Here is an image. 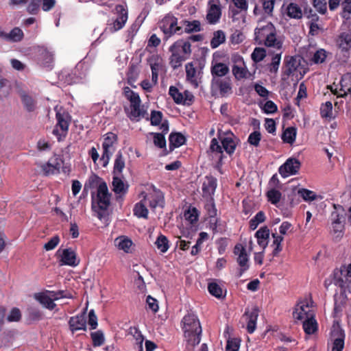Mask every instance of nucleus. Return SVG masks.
Wrapping results in <instances>:
<instances>
[{
    "instance_id": "obj_32",
    "label": "nucleus",
    "mask_w": 351,
    "mask_h": 351,
    "mask_svg": "<svg viewBox=\"0 0 351 351\" xmlns=\"http://www.w3.org/2000/svg\"><path fill=\"white\" fill-rule=\"evenodd\" d=\"M297 130L295 127H289L284 130L281 138L284 143L292 145L296 138Z\"/></svg>"
},
{
    "instance_id": "obj_56",
    "label": "nucleus",
    "mask_w": 351,
    "mask_h": 351,
    "mask_svg": "<svg viewBox=\"0 0 351 351\" xmlns=\"http://www.w3.org/2000/svg\"><path fill=\"white\" fill-rule=\"evenodd\" d=\"M320 114L323 118L331 117L332 114V104L330 101L323 104L320 108Z\"/></svg>"
},
{
    "instance_id": "obj_31",
    "label": "nucleus",
    "mask_w": 351,
    "mask_h": 351,
    "mask_svg": "<svg viewBox=\"0 0 351 351\" xmlns=\"http://www.w3.org/2000/svg\"><path fill=\"white\" fill-rule=\"evenodd\" d=\"M287 15L291 19H300L302 17V11L300 7L294 3H290L287 8Z\"/></svg>"
},
{
    "instance_id": "obj_3",
    "label": "nucleus",
    "mask_w": 351,
    "mask_h": 351,
    "mask_svg": "<svg viewBox=\"0 0 351 351\" xmlns=\"http://www.w3.org/2000/svg\"><path fill=\"white\" fill-rule=\"evenodd\" d=\"M255 40L258 45H265L268 47L280 49L282 42L276 38V27L271 23L265 25H260L254 31Z\"/></svg>"
},
{
    "instance_id": "obj_54",
    "label": "nucleus",
    "mask_w": 351,
    "mask_h": 351,
    "mask_svg": "<svg viewBox=\"0 0 351 351\" xmlns=\"http://www.w3.org/2000/svg\"><path fill=\"white\" fill-rule=\"evenodd\" d=\"M138 67L136 65L132 64L130 66L127 73L128 81L130 84H132V83L136 82L138 76Z\"/></svg>"
},
{
    "instance_id": "obj_49",
    "label": "nucleus",
    "mask_w": 351,
    "mask_h": 351,
    "mask_svg": "<svg viewBox=\"0 0 351 351\" xmlns=\"http://www.w3.org/2000/svg\"><path fill=\"white\" fill-rule=\"evenodd\" d=\"M282 52L274 55L271 59V62L268 64L269 72L276 73L278 71L279 65L281 60Z\"/></svg>"
},
{
    "instance_id": "obj_43",
    "label": "nucleus",
    "mask_w": 351,
    "mask_h": 351,
    "mask_svg": "<svg viewBox=\"0 0 351 351\" xmlns=\"http://www.w3.org/2000/svg\"><path fill=\"white\" fill-rule=\"evenodd\" d=\"M222 148L228 154H232L236 148V143L231 137H224L221 140Z\"/></svg>"
},
{
    "instance_id": "obj_36",
    "label": "nucleus",
    "mask_w": 351,
    "mask_h": 351,
    "mask_svg": "<svg viewBox=\"0 0 351 351\" xmlns=\"http://www.w3.org/2000/svg\"><path fill=\"white\" fill-rule=\"evenodd\" d=\"M92 339L93 346L94 347H99L105 343L104 333L101 330H98L95 332H92L90 334Z\"/></svg>"
},
{
    "instance_id": "obj_35",
    "label": "nucleus",
    "mask_w": 351,
    "mask_h": 351,
    "mask_svg": "<svg viewBox=\"0 0 351 351\" xmlns=\"http://www.w3.org/2000/svg\"><path fill=\"white\" fill-rule=\"evenodd\" d=\"M226 41V35L222 30H217L213 33V37L210 40V47L212 49L218 47Z\"/></svg>"
},
{
    "instance_id": "obj_53",
    "label": "nucleus",
    "mask_w": 351,
    "mask_h": 351,
    "mask_svg": "<svg viewBox=\"0 0 351 351\" xmlns=\"http://www.w3.org/2000/svg\"><path fill=\"white\" fill-rule=\"evenodd\" d=\"M208 290L212 295L216 297L217 298H221L223 296L222 289L216 282L209 283L208 286Z\"/></svg>"
},
{
    "instance_id": "obj_48",
    "label": "nucleus",
    "mask_w": 351,
    "mask_h": 351,
    "mask_svg": "<svg viewBox=\"0 0 351 351\" xmlns=\"http://www.w3.org/2000/svg\"><path fill=\"white\" fill-rule=\"evenodd\" d=\"M266 56V50L263 47H256L251 54V58L254 62L262 61Z\"/></svg>"
},
{
    "instance_id": "obj_44",
    "label": "nucleus",
    "mask_w": 351,
    "mask_h": 351,
    "mask_svg": "<svg viewBox=\"0 0 351 351\" xmlns=\"http://www.w3.org/2000/svg\"><path fill=\"white\" fill-rule=\"evenodd\" d=\"M332 230L331 232L333 234L334 238L337 241H339L343 236L344 223H331Z\"/></svg>"
},
{
    "instance_id": "obj_25",
    "label": "nucleus",
    "mask_w": 351,
    "mask_h": 351,
    "mask_svg": "<svg viewBox=\"0 0 351 351\" xmlns=\"http://www.w3.org/2000/svg\"><path fill=\"white\" fill-rule=\"evenodd\" d=\"M308 316L309 317L303 322V329L306 334L312 335L317 332L318 324L315 318V314H310Z\"/></svg>"
},
{
    "instance_id": "obj_6",
    "label": "nucleus",
    "mask_w": 351,
    "mask_h": 351,
    "mask_svg": "<svg viewBox=\"0 0 351 351\" xmlns=\"http://www.w3.org/2000/svg\"><path fill=\"white\" fill-rule=\"evenodd\" d=\"M56 118L57 123L53 130V134L60 141L67 134L71 122V116L65 110L61 108L56 111Z\"/></svg>"
},
{
    "instance_id": "obj_12",
    "label": "nucleus",
    "mask_w": 351,
    "mask_h": 351,
    "mask_svg": "<svg viewBox=\"0 0 351 351\" xmlns=\"http://www.w3.org/2000/svg\"><path fill=\"white\" fill-rule=\"evenodd\" d=\"M83 312L80 315L71 317L69 319V324L70 330L74 333L75 331L83 330H86V313L88 309V297L86 298Z\"/></svg>"
},
{
    "instance_id": "obj_16",
    "label": "nucleus",
    "mask_w": 351,
    "mask_h": 351,
    "mask_svg": "<svg viewBox=\"0 0 351 351\" xmlns=\"http://www.w3.org/2000/svg\"><path fill=\"white\" fill-rule=\"evenodd\" d=\"M259 309L256 306L251 308H247L243 317L247 322L246 329L248 333H253L256 328V322L258 317Z\"/></svg>"
},
{
    "instance_id": "obj_24",
    "label": "nucleus",
    "mask_w": 351,
    "mask_h": 351,
    "mask_svg": "<svg viewBox=\"0 0 351 351\" xmlns=\"http://www.w3.org/2000/svg\"><path fill=\"white\" fill-rule=\"evenodd\" d=\"M24 36L23 32L19 27L13 28L10 33H6L0 30V38L6 41L17 43L23 40Z\"/></svg>"
},
{
    "instance_id": "obj_33",
    "label": "nucleus",
    "mask_w": 351,
    "mask_h": 351,
    "mask_svg": "<svg viewBox=\"0 0 351 351\" xmlns=\"http://www.w3.org/2000/svg\"><path fill=\"white\" fill-rule=\"evenodd\" d=\"M155 245L158 250L162 254L167 252L170 247L167 237L162 234L157 237Z\"/></svg>"
},
{
    "instance_id": "obj_40",
    "label": "nucleus",
    "mask_w": 351,
    "mask_h": 351,
    "mask_svg": "<svg viewBox=\"0 0 351 351\" xmlns=\"http://www.w3.org/2000/svg\"><path fill=\"white\" fill-rule=\"evenodd\" d=\"M350 74L348 73L346 75H344L340 81V91L342 92V93H340L339 97H345L347 96L348 94H349V92L348 90V88H349V86H350Z\"/></svg>"
},
{
    "instance_id": "obj_39",
    "label": "nucleus",
    "mask_w": 351,
    "mask_h": 351,
    "mask_svg": "<svg viewBox=\"0 0 351 351\" xmlns=\"http://www.w3.org/2000/svg\"><path fill=\"white\" fill-rule=\"evenodd\" d=\"M182 23L184 25V31L186 33L198 32L202 30L201 23L197 20L193 21H184Z\"/></svg>"
},
{
    "instance_id": "obj_51",
    "label": "nucleus",
    "mask_w": 351,
    "mask_h": 351,
    "mask_svg": "<svg viewBox=\"0 0 351 351\" xmlns=\"http://www.w3.org/2000/svg\"><path fill=\"white\" fill-rule=\"evenodd\" d=\"M169 94L173 98L175 103L178 104H182L183 94L175 86H170Z\"/></svg>"
},
{
    "instance_id": "obj_22",
    "label": "nucleus",
    "mask_w": 351,
    "mask_h": 351,
    "mask_svg": "<svg viewBox=\"0 0 351 351\" xmlns=\"http://www.w3.org/2000/svg\"><path fill=\"white\" fill-rule=\"evenodd\" d=\"M235 62L237 64L233 65L232 69V74L234 77L238 80L243 78H247L250 75V72L245 64L243 58L238 56L237 60Z\"/></svg>"
},
{
    "instance_id": "obj_20",
    "label": "nucleus",
    "mask_w": 351,
    "mask_h": 351,
    "mask_svg": "<svg viewBox=\"0 0 351 351\" xmlns=\"http://www.w3.org/2000/svg\"><path fill=\"white\" fill-rule=\"evenodd\" d=\"M152 70V81L154 85L158 83V73L163 69L162 60L158 55H152L147 59Z\"/></svg>"
},
{
    "instance_id": "obj_10",
    "label": "nucleus",
    "mask_w": 351,
    "mask_h": 351,
    "mask_svg": "<svg viewBox=\"0 0 351 351\" xmlns=\"http://www.w3.org/2000/svg\"><path fill=\"white\" fill-rule=\"evenodd\" d=\"M234 254L237 256V261L240 266L237 277L240 278L243 274L249 269V258L245 248L243 245L238 243L234 246Z\"/></svg>"
},
{
    "instance_id": "obj_42",
    "label": "nucleus",
    "mask_w": 351,
    "mask_h": 351,
    "mask_svg": "<svg viewBox=\"0 0 351 351\" xmlns=\"http://www.w3.org/2000/svg\"><path fill=\"white\" fill-rule=\"evenodd\" d=\"M113 191L116 193H125L128 190L126 186L121 178L114 176L112 180Z\"/></svg>"
},
{
    "instance_id": "obj_11",
    "label": "nucleus",
    "mask_w": 351,
    "mask_h": 351,
    "mask_svg": "<svg viewBox=\"0 0 351 351\" xmlns=\"http://www.w3.org/2000/svg\"><path fill=\"white\" fill-rule=\"evenodd\" d=\"M186 80L195 88H197L201 83L202 77V69L194 66L193 62H189L185 65Z\"/></svg>"
},
{
    "instance_id": "obj_38",
    "label": "nucleus",
    "mask_w": 351,
    "mask_h": 351,
    "mask_svg": "<svg viewBox=\"0 0 351 351\" xmlns=\"http://www.w3.org/2000/svg\"><path fill=\"white\" fill-rule=\"evenodd\" d=\"M125 167V160L121 151H119L116 154V158L114 164V174H120L121 173L123 169Z\"/></svg>"
},
{
    "instance_id": "obj_57",
    "label": "nucleus",
    "mask_w": 351,
    "mask_h": 351,
    "mask_svg": "<svg viewBox=\"0 0 351 351\" xmlns=\"http://www.w3.org/2000/svg\"><path fill=\"white\" fill-rule=\"evenodd\" d=\"M205 209L206 210L207 214L209 217H215L217 215V210L214 203V199H208L206 204H205Z\"/></svg>"
},
{
    "instance_id": "obj_18",
    "label": "nucleus",
    "mask_w": 351,
    "mask_h": 351,
    "mask_svg": "<svg viewBox=\"0 0 351 351\" xmlns=\"http://www.w3.org/2000/svg\"><path fill=\"white\" fill-rule=\"evenodd\" d=\"M216 56H217V52L213 53V58L210 66V73L212 78H222L229 73L230 69L226 64L216 60Z\"/></svg>"
},
{
    "instance_id": "obj_62",
    "label": "nucleus",
    "mask_w": 351,
    "mask_h": 351,
    "mask_svg": "<svg viewBox=\"0 0 351 351\" xmlns=\"http://www.w3.org/2000/svg\"><path fill=\"white\" fill-rule=\"evenodd\" d=\"M42 0H31L27 6V11L30 14H36L39 10Z\"/></svg>"
},
{
    "instance_id": "obj_29",
    "label": "nucleus",
    "mask_w": 351,
    "mask_h": 351,
    "mask_svg": "<svg viewBox=\"0 0 351 351\" xmlns=\"http://www.w3.org/2000/svg\"><path fill=\"white\" fill-rule=\"evenodd\" d=\"M147 199L144 198L141 202L136 203L133 209L134 215L138 218L147 219L148 210L146 207Z\"/></svg>"
},
{
    "instance_id": "obj_26",
    "label": "nucleus",
    "mask_w": 351,
    "mask_h": 351,
    "mask_svg": "<svg viewBox=\"0 0 351 351\" xmlns=\"http://www.w3.org/2000/svg\"><path fill=\"white\" fill-rule=\"evenodd\" d=\"M221 15V8L219 5H211L206 14V19L210 24L217 23Z\"/></svg>"
},
{
    "instance_id": "obj_13",
    "label": "nucleus",
    "mask_w": 351,
    "mask_h": 351,
    "mask_svg": "<svg viewBox=\"0 0 351 351\" xmlns=\"http://www.w3.org/2000/svg\"><path fill=\"white\" fill-rule=\"evenodd\" d=\"M300 166L301 163L298 159L289 158L279 167L278 172L282 178H287L289 176L295 175L300 170Z\"/></svg>"
},
{
    "instance_id": "obj_28",
    "label": "nucleus",
    "mask_w": 351,
    "mask_h": 351,
    "mask_svg": "<svg viewBox=\"0 0 351 351\" xmlns=\"http://www.w3.org/2000/svg\"><path fill=\"white\" fill-rule=\"evenodd\" d=\"M35 298L44 307L49 310H53L56 306L53 300L51 297L47 295L45 293H39L35 295Z\"/></svg>"
},
{
    "instance_id": "obj_41",
    "label": "nucleus",
    "mask_w": 351,
    "mask_h": 351,
    "mask_svg": "<svg viewBox=\"0 0 351 351\" xmlns=\"http://www.w3.org/2000/svg\"><path fill=\"white\" fill-rule=\"evenodd\" d=\"M114 243L119 250H122L125 252H128V250L132 243L130 239L124 237H121L115 239Z\"/></svg>"
},
{
    "instance_id": "obj_59",
    "label": "nucleus",
    "mask_w": 351,
    "mask_h": 351,
    "mask_svg": "<svg viewBox=\"0 0 351 351\" xmlns=\"http://www.w3.org/2000/svg\"><path fill=\"white\" fill-rule=\"evenodd\" d=\"M326 56V51L323 49H320L316 51L311 60L315 64H320L325 61Z\"/></svg>"
},
{
    "instance_id": "obj_4",
    "label": "nucleus",
    "mask_w": 351,
    "mask_h": 351,
    "mask_svg": "<svg viewBox=\"0 0 351 351\" xmlns=\"http://www.w3.org/2000/svg\"><path fill=\"white\" fill-rule=\"evenodd\" d=\"M169 51L171 52L170 64L174 69H178L191 56V45L189 41L178 40L170 47Z\"/></svg>"
},
{
    "instance_id": "obj_50",
    "label": "nucleus",
    "mask_w": 351,
    "mask_h": 351,
    "mask_svg": "<svg viewBox=\"0 0 351 351\" xmlns=\"http://www.w3.org/2000/svg\"><path fill=\"white\" fill-rule=\"evenodd\" d=\"M22 102L28 112H33L36 108V101L29 95H22Z\"/></svg>"
},
{
    "instance_id": "obj_58",
    "label": "nucleus",
    "mask_w": 351,
    "mask_h": 351,
    "mask_svg": "<svg viewBox=\"0 0 351 351\" xmlns=\"http://www.w3.org/2000/svg\"><path fill=\"white\" fill-rule=\"evenodd\" d=\"M272 237L274 239L273 245H275V248L273 250V255L277 256L280 252L282 251L281 243L283 241V237L281 235H277L273 233Z\"/></svg>"
},
{
    "instance_id": "obj_21",
    "label": "nucleus",
    "mask_w": 351,
    "mask_h": 351,
    "mask_svg": "<svg viewBox=\"0 0 351 351\" xmlns=\"http://www.w3.org/2000/svg\"><path fill=\"white\" fill-rule=\"evenodd\" d=\"M217 186V179L212 176H207L202 184L203 197L207 199L213 198Z\"/></svg>"
},
{
    "instance_id": "obj_19",
    "label": "nucleus",
    "mask_w": 351,
    "mask_h": 351,
    "mask_svg": "<svg viewBox=\"0 0 351 351\" xmlns=\"http://www.w3.org/2000/svg\"><path fill=\"white\" fill-rule=\"evenodd\" d=\"M310 314H315V313L307 301H302L296 305L293 312V317L295 320L302 321L308 318Z\"/></svg>"
},
{
    "instance_id": "obj_15",
    "label": "nucleus",
    "mask_w": 351,
    "mask_h": 351,
    "mask_svg": "<svg viewBox=\"0 0 351 351\" xmlns=\"http://www.w3.org/2000/svg\"><path fill=\"white\" fill-rule=\"evenodd\" d=\"M285 66L282 69L283 80L288 79L293 75L300 65V60L296 56H286L285 58Z\"/></svg>"
},
{
    "instance_id": "obj_64",
    "label": "nucleus",
    "mask_w": 351,
    "mask_h": 351,
    "mask_svg": "<svg viewBox=\"0 0 351 351\" xmlns=\"http://www.w3.org/2000/svg\"><path fill=\"white\" fill-rule=\"evenodd\" d=\"M154 135V143L159 147L163 148L166 146V140L163 134L160 133H152Z\"/></svg>"
},
{
    "instance_id": "obj_63",
    "label": "nucleus",
    "mask_w": 351,
    "mask_h": 351,
    "mask_svg": "<svg viewBox=\"0 0 351 351\" xmlns=\"http://www.w3.org/2000/svg\"><path fill=\"white\" fill-rule=\"evenodd\" d=\"M21 319V313L19 308H13L10 314L7 317V320L9 322H19Z\"/></svg>"
},
{
    "instance_id": "obj_52",
    "label": "nucleus",
    "mask_w": 351,
    "mask_h": 351,
    "mask_svg": "<svg viewBox=\"0 0 351 351\" xmlns=\"http://www.w3.org/2000/svg\"><path fill=\"white\" fill-rule=\"evenodd\" d=\"M319 17L316 14L312 15V19L309 25V34L313 36H317L319 33L321 28L317 23Z\"/></svg>"
},
{
    "instance_id": "obj_45",
    "label": "nucleus",
    "mask_w": 351,
    "mask_h": 351,
    "mask_svg": "<svg viewBox=\"0 0 351 351\" xmlns=\"http://www.w3.org/2000/svg\"><path fill=\"white\" fill-rule=\"evenodd\" d=\"M11 91L10 82L6 79H0V98L7 97Z\"/></svg>"
},
{
    "instance_id": "obj_5",
    "label": "nucleus",
    "mask_w": 351,
    "mask_h": 351,
    "mask_svg": "<svg viewBox=\"0 0 351 351\" xmlns=\"http://www.w3.org/2000/svg\"><path fill=\"white\" fill-rule=\"evenodd\" d=\"M123 94L130 102L131 111L129 115L130 118L131 119L144 118L145 114H147V112L141 106V100L139 95L134 92L129 87L124 88Z\"/></svg>"
},
{
    "instance_id": "obj_7",
    "label": "nucleus",
    "mask_w": 351,
    "mask_h": 351,
    "mask_svg": "<svg viewBox=\"0 0 351 351\" xmlns=\"http://www.w3.org/2000/svg\"><path fill=\"white\" fill-rule=\"evenodd\" d=\"M60 169L65 174H69L71 171L69 167L64 165V160L59 155H54L41 166V169L46 176L59 173Z\"/></svg>"
},
{
    "instance_id": "obj_55",
    "label": "nucleus",
    "mask_w": 351,
    "mask_h": 351,
    "mask_svg": "<svg viewBox=\"0 0 351 351\" xmlns=\"http://www.w3.org/2000/svg\"><path fill=\"white\" fill-rule=\"evenodd\" d=\"M297 193L302 197L304 201H312L315 199L316 194L310 190L306 189H300L297 191Z\"/></svg>"
},
{
    "instance_id": "obj_47",
    "label": "nucleus",
    "mask_w": 351,
    "mask_h": 351,
    "mask_svg": "<svg viewBox=\"0 0 351 351\" xmlns=\"http://www.w3.org/2000/svg\"><path fill=\"white\" fill-rule=\"evenodd\" d=\"M198 216L199 212L195 207L189 208L184 214L185 219L189 221L190 223L196 222L198 220Z\"/></svg>"
},
{
    "instance_id": "obj_27",
    "label": "nucleus",
    "mask_w": 351,
    "mask_h": 351,
    "mask_svg": "<svg viewBox=\"0 0 351 351\" xmlns=\"http://www.w3.org/2000/svg\"><path fill=\"white\" fill-rule=\"evenodd\" d=\"M144 198L147 199V201L149 202V206L152 209L157 206H163L164 197L160 191L149 194Z\"/></svg>"
},
{
    "instance_id": "obj_9",
    "label": "nucleus",
    "mask_w": 351,
    "mask_h": 351,
    "mask_svg": "<svg viewBox=\"0 0 351 351\" xmlns=\"http://www.w3.org/2000/svg\"><path fill=\"white\" fill-rule=\"evenodd\" d=\"M211 90L213 93H219L221 97H227L232 94V82L230 77L212 78Z\"/></svg>"
},
{
    "instance_id": "obj_30",
    "label": "nucleus",
    "mask_w": 351,
    "mask_h": 351,
    "mask_svg": "<svg viewBox=\"0 0 351 351\" xmlns=\"http://www.w3.org/2000/svg\"><path fill=\"white\" fill-rule=\"evenodd\" d=\"M169 147L173 149L175 147H179L184 145L186 141L185 136L180 132L171 133L169 135Z\"/></svg>"
},
{
    "instance_id": "obj_14",
    "label": "nucleus",
    "mask_w": 351,
    "mask_h": 351,
    "mask_svg": "<svg viewBox=\"0 0 351 351\" xmlns=\"http://www.w3.org/2000/svg\"><path fill=\"white\" fill-rule=\"evenodd\" d=\"M115 10L118 14L117 18L110 25L109 29L110 32H115L123 27L128 20V10L123 5H117Z\"/></svg>"
},
{
    "instance_id": "obj_1",
    "label": "nucleus",
    "mask_w": 351,
    "mask_h": 351,
    "mask_svg": "<svg viewBox=\"0 0 351 351\" xmlns=\"http://www.w3.org/2000/svg\"><path fill=\"white\" fill-rule=\"evenodd\" d=\"M110 194L104 182H100L97 189L96 196L92 193V210L95 216L105 222L108 221Z\"/></svg>"
},
{
    "instance_id": "obj_46",
    "label": "nucleus",
    "mask_w": 351,
    "mask_h": 351,
    "mask_svg": "<svg viewBox=\"0 0 351 351\" xmlns=\"http://www.w3.org/2000/svg\"><path fill=\"white\" fill-rule=\"evenodd\" d=\"M265 215L263 211H259L256 213V215L251 219L250 221V228L252 230H255L258 226L265 221Z\"/></svg>"
},
{
    "instance_id": "obj_60",
    "label": "nucleus",
    "mask_w": 351,
    "mask_h": 351,
    "mask_svg": "<svg viewBox=\"0 0 351 351\" xmlns=\"http://www.w3.org/2000/svg\"><path fill=\"white\" fill-rule=\"evenodd\" d=\"M261 140V134L259 131H254L252 132L247 138V142L254 147H258L259 145L260 141Z\"/></svg>"
},
{
    "instance_id": "obj_17",
    "label": "nucleus",
    "mask_w": 351,
    "mask_h": 351,
    "mask_svg": "<svg viewBox=\"0 0 351 351\" xmlns=\"http://www.w3.org/2000/svg\"><path fill=\"white\" fill-rule=\"evenodd\" d=\"M331 351H343L346 335L344 330L339 327L334 328L331 331Z\"/></svg>"
},
{
    "instance_id": "obj_8",
    "label": "nucleus",
    "mask_w": 351,
    "mask_h": 351,
    "mask_svg": "<svg viewBox=\"0 0 351 351\" xmlns=\"http://www.w3.org/2000/svg\"><path fill=\"white\" fill-rule=\"evenodd\" d=\"M159 27L167 39L182 32V27L178 25V19L171 14L166 15L160 22Z\"/></svg>"
},
{
    "instance_id": "obj_37",
    "label": "nucleus",
    "mask_w": 351,
    "mask_h": 351,
    "mask_svg": "<svg viewBox=\"0 0 351 351\" xmlns=\"http://www.w3.org/2000/svg\"><path fill=\"white\" fill-rule=\"evenodd\" d=\"M338 45L343 51H348L351 47V35L342 33L338 38Z\"/></svg>"
},
{
    "instance_id": "obj_2",
    "label": "nucleus",
    "mask_w": 351,
    "mask_h": 351,
    "mask_svg": "<svg viewBox=\"0 0 351 351\" xmlns=\"http://www.w3.org/2000/svg\"><path fill=\"white\" fill-rule=\"evenodd\" d=\"M181 328L189 344L194 347L200 343L202 330L196 315L188 313L184 315L181 321Z\"/></svg>"
},
{
    "instance_id": "obj_61",
    "label": "nucleus",
    "mask_w": 351,
    "mask_h": 351,
    "mask_svg": "<svg viewBox=\"0 0 351 351\" xmlns=\"http://www.w3.org/2000/svg\"><path fill=\"white\" fill-rule=\"evenodd\" d=\"M241 340L237 338L228 339L226 346V351H239Z\"/></svg>"
},
{
    "instance_id": "obj_23",
    "label": "nucleus",
    "mask_w": 351,
    "mask_h": 351,
    "mask_svg": "<svg viewBox=\"0 0 351 351\" xmlns=\"http://www.w3.org/2000/svg\"><path fill=\"white\" fill-rule=\"evenodd\" d=\"M60 256V262L62 265H65L75 267L79 264V261L77 259L75 252L71 248L63 250Z\"/></svg>"
},
{
    "instance_id": "obj_34",
    "label": "nucleus",
    "mask_w": 351,
    "mask_h": 351,
    "mask_svg": "<svg viewBox=\"0 0 351 351\" xmlns=\"http://www.w3.org/2000/svg\"><path fill=\"white\" fill-rule=\"evenodd\" d=\"M266 197L268 202L271 204L278 206V204L282 198V193L280 191L276 189H271L267 191Z\"/></svg>"
}]
</instances>
